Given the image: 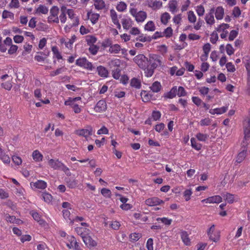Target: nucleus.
I'll list each match as a JSON object with an SVG mask.
<instances>
[{
	"instance_id": "nucleus-55",
	"label": "nucleus",
	"mask_w": 250,
	"mask_h": 250,
	"mask_svg": "<svg viewBox=\"0 0 250 250\" xmlns=\"http://www.w3.org/2000/svg\"><path fill=\"white\" fill-rule=\"evenodd\" d=\"M212 120L208 117L202 119L199 123L201 126H208L211 123Z\"/></svg>"
},
{
	"instance_id": "nucleus-62",
	"label": "nucleus",
	"mask_w": 250,
	"mask_h": 250,
	"mask_svg": "<svg viewBox=\"0 0 250 250\" xmlns=\"http://www.w3.org/2000/svg\"><path fill=\"white\" fill-rule=\"evenodd\" d=\"M196 11L198 15L201 17L204 15L205 8L202 5H200L196 7Z\"/></svg>"
},
{
	"instance_id": "nucleus-29",
	"label": "nucleus",
	"mask_w": 250,
	"mask_h": 250,
	"mask_svg": "<svg viewBox=\"0 0 250 250\" xmlns=\"http://www.w3.org/2000/svg\"><path fill=\"white\" fill-rule=\"evenodd\" d=\"M5 220L7 222L13 224H20L22 223V221L20 219L16 218L15 216L6 215Z\"/></svg>"
},
{
	"instance_id": "nucleus-42",
	"label": "nucleus",
	"mask_w": 250,
	"mask_h": 250,
	"mask_svg": "<svg viewBox=\"0 0 250 250\" xmlns=\"http://www.w3.org/2000/svg\"><path fill=\"white\" fill-rule=\"evenodd\" d=\"M191 146L196 150H200L202 148V145L198 143L194 138H191L190 139Z\"/></svg>"
},
{
	"instance_id": "nucleus-6",
	"label": "nucleus",
	"mask_w": 250,
	"mask_h": 250,
	"mask_svg": "<svg viewBox=\"0 0 250 250\" xmlns=\"http://www.w3.org/2000/svg\"><path fill=\"white\" fill-rule=\"evenodd\" d=\"M76 64L89 71H92L95 68L92 63L85 57L79 58L76 61Z\"/></svg>"
},
{
	"instance_id": "nucleus-34",
	"label": "nucleus",
	"mask_w": 250,
	"mask_h": 250,
	"mask_svg": "<svg viewBox=\"0 0 250 250\" xmlns=\"http://www.w3.org/2000/svg\"><path fill=\"white\" fill-rule=\"evenodd\" d=\"M121 50V46L118 44H112L109 48L108 52L111 54H118Z\"/></svg>"
},
{
	"instance_id": "nucleus-64",
	"label": "nucleus",
	"mask_w": 250,
	"mask_h": 250,
	"mask_svg": "<svg viewBox=\"0 0 250 250\" xmlns=\"http://www.w3.org/2000/svg\"><path fill=\"white\" fill-rule=\"evenodd\" d=\"M161 117V113L159 111H153L151 114V118L154 121H157Z\"/></svg>"
},
{
	"instance_id": "nucleus-22",
	"label": "nucleus",
	"mask_w": 250,
	"mask_h": 250,
	"mask_svg": "<svg viewBox=\"0 0 250 250\" xmlns=\"http://www.w3.org/2000/svg\"><path fill=\"white\" fill-rule=\"evenodd\" d=\"M75 230L77 234L80 235L83 238V236H85L90 234V230L89 229L84 227H77Z\"/></svg>"
},
{
	"instance_id": "nucleus-16",
	"label": "nucleus",
	"mask_w": 250,
	"mask_h": 250,
	"mask_svg": "<svg viewBox=\"0 0 250 250\" xmlns=\"http://www.w3.org/2000/svg\"><path fill=\"white\" fill-rule=\"evenodd\" d=\"M110 16L114 24L116 26L118 29H121V25L119 22L117 12L114 9L110 10Z\"/></svg>"
},
{
	"instance_id": "nucleus-7",
	"label": "nucleus",
	"mask_w": 250,
	"mask_h": 250,
	"mask_svg": "<svg viewBox=\"0 0 250 250\" xmlns=\"http://www.w3.org/2000/svg\"><path fill=\"white\" fill-rule=\"evenodd\" d=\"M62 241L69 249L79 250L80 248L79 243L77 242L76 239L73 235H68L65 239H62Z\"/></svg>"
},
{
	"instance_id": "nucleus-4",
	"label": "nucleus",
	"mask_w": 250,
	"mask_h": 250,
	"mask_svg": "<svg viewBox=\"0 0 250 250\" xmlns=\"http://www.w3.org/2000/svg\"><path fill=\"white\" fill-rule=\"evenodd\" d=\"M133 61L140 68L145 71L148 68V59L144 54L137 55L133 58Z\"/></svg>"
},
{
	"instance_id": "nucleus-18",
	"label": "nucleus",
	"mask_w": 250,
	"mask_h": 250,
	"mask_svg": "<svg viewBox=\"0 0 250 250\" xmlns=\"http://www.w3.org/2000/svg\"><path fill=\"white\" fill-rule=\"evenodd\" d=\"M83 240L88 247L91 248L97 246V242L92 238L89 234L85 236H83Z\"/></svg>"
},
{
	"instance_id": "nucleus-43",
	"label": "nucleus",
	"mask_w": 250,
	"mask_h": 250,
	"mask_svg": "<svg viewBox=\"0 0 250 250\" xmlns=\"http://www.w3.org/2000/svg\"><path fill=\"white\" fill-rule=\"evenodd\" d=\"M225 200L229 203L232 204L235 201V195L229 193H227L223 196Z\"/></svg>"
},
{
	"instance_id": "nucleus-2",
	"label": "nucleus",
	"mask_w": 250,
	"mask_h": 250,
	"mask_svg": "<svg viewBox=\"0 0 250 250\" xmlns=\"http://www.w3.org/2000/svg\"><path fill=\"white\" fill-rule=\"evenodd\" d=\"M207 233L208 239L214 243H217L220 241L221 239V232L215 228V226L212 224L208 229Z\"/></svg>"
},
{
	"instance_id": "nucleus-49",
	"label": "nucleus",
	"mask_w": 250,
	"mask_h": 250,
	"mask_svg": "<svg viewBox=\"0 0 250 250\" xmlns=\"http://www.w3.org/2000/svg\"><path fill=\"white\" fill-rule=\"evenodd\" d=\"M101 194L106 198H110L111 197V191L110 189L106 188H103L101 191Z\"/></svg>"
},
{
	"instance_id": "nucleus-11",
	"label": "nucleus",
	"mask_w": 250,
	"mask_h": 250,
	"mask_svg": "<svg viewBox=\"0 0 250 250\" xmlns=\"http://www.w3.org/2000/svg\"><path fill=\"white\" fill-rule=\"evenodd\" d=\"M229 27V25L227 23H222L219 25L215 28V31L218 33H220V37L222 39H226L228 34L227 29Z\"/></svg>"
},
{
	"instance_id": "nucleus-26",
	"label": "nucleus",
	"mask_w": 250,
	"mask_h": 250,
	"mask_svg": "<svg viewBox=\"0 0 250 250\" xmlns=\"http://www.w3.org/2000/svg\"><path fill=\"white\" fill-rule=\"evenodd\" d=\"M181 237L183 242L185 245L190 246L191 245V241L187 231H182L181 233Z\"/></svg>"
},
{
	"instance_id": "nucleus-5",
	"label": "nucleus",
	"mask_w": 250,
	"mask_h": 250,
	"mask_svg": "<svg viewBox=\"0 0 250 250\" xmlns=\"http://www.w3.org/2000/svg\"><path fill=\"white\" fill-rule=\"evenodd\" d=\"M129 12L138 23L143 22L147 18V14L146 12L144 11H137V9L135 8H130Z\"/></svg>"
},
{
	"instance_id": "nucleus-12",
	"label": "nucleus",
	"mask_w": 250,
	"mask_h": 250,
	"mask_svg": "<svg viewBox=\"0 0 250 250\" xmlns=\"http://www.w3.org/2000/svg\"><path fill=\"white\" fill-rule=\"evenodd\" d=\"M107 104L106 101L104 100L99 101L95 106L94 109L95 112L98 113H102L106 111L107 109Z\"/></svg>"
},
{
	"instance_id": "nucleus-40",
	"label": "nucleus",
	"mask_w": 250,
	"mask_h": 250,
	"mask_svg": "<svg viewBox=\"0 0 250 250\" xmlns=\"http://www.w3.org/2000/svg\"><path fill=\"white\" fill-rule=\"evenodd\" d=\"M170 15L167 12H165L164 13L162 14L161 16V21L162 23L165 25H166L168 22V21L170 20Z\"/></svg>"
},
{
	"instance_id": "nucleus-48",
	"label": "nucleus",
	"mask_w": 250,
	"mask_h": 250,
	"mask_svg": "<svg viewBox=\"0 0 250 250\" xmlns=\"http://www.w3.org/2000/svg\"><path fill=\"white\" fill-rule=\"evenodd\" d=\"M156 221L158 222L160 221L161 223L167 226L170 225L172 223V219H168L167 217L157 218Z\"/></svg>"
},
{
	"instance_id": "nucleus-21",
	"label": "nucleus",
	"mask_w": 250,
	"mask_h": 250,
	"mask_svg": "<svg viewBox=\"0 0 250 250\" xmlns=\"http://www.w3.org/2000/svg\"><path fill=\"white\" fill-rule=\"evenodd\" d=\"M87 16L93 25L96 24L98 22L100 18L99 14L92 13L91 12H87Z\"/></svg>"
},
{
	"instance_id": "nucleus-31",
	"label": "nucleus",
	"mask_w": 250,
	"mask_h": 250,
	"mask_svg": "<svg viewBox=\"0 0 250 250\" xmlns=\"http://www.w3.org/2000/svg\"><path fill=\"white\" fill-rule=\"evenodd\" d=\"M0 159L5 164H9L10 158L0 146Z\"/></svg>"
},
{
	"instance_id": "nucleus-3",
	"label": "nucleus",
	"mask_w": 250,
	"mask_h": 250,
	"mask_svg": "<svg viewBox=\"0 0 250 250\" xmlns=\"http://www.w3.org/2000/svg\"><path fill=\"white\" fill-rule=\"evenodd\" d=\"M48 165L54 170H61L65 173L69 171V168L59 159H51L48 160Z\"/></svg>"
},
{
	"instance_id": "nucleus-53",
	"label": "nucleus",
	"mask_w": 250,
	"mask_h": 250,
	"mask_svg": "<svg viewBox=\"0 0 250 250\" xmlns=\"http://www.w3.org/2000/svg\"><path fill=\"white\" fill-rule=\"evenodd\" d=\"M89 47L88 49L89 52L93 55H95L99 49V47L96 45H89Z\"/></svg>"
},
{
	"instance_id": "nucleus-24",
	"label": "nucleus",
	"mask_w": 250,
	"mask_h": 250,
	"mask_svg": "<svg viewBox=\"0 0 250 250\" xmlns=\"http://www.w3.org/2000/svg\"><path fill=\"white\" fill-rule=\"evenodd\" d=\"M215 18L217 20L223 19L224 16V9L222 6H218L215 8L214 13Z\"/></svg>"
},
{
	"instance_id": "nucleus-37",
	"label": "nucleus",
	"mask_w": 250,
	"mask_h": 250,
	"mask_svg": "<svg viewBox=\"0 0 250 250\" xmlns=\"http://www.w3.org/2000/svg\"><path fill=\"white\" fill-rule=\"evenodd\" d=\"M130 85L136 89H140L141 87V81L137 78H133L130 81Z\"/></svg>"
},
{
	"instance_id": "nucleus-35",
	"label": "nucleus",
	"mask_w": 250,
	"mask_h": 250,
	"mask_svg": "<svg viewBox=\"0 0 250 250\" xmlns=\"http://www.w3.org/2000/svg\"><path fill=\"white\" fill-rule=\"evenodd\" d=\"M48 12V8L44 5L40 4L36 9V13L37 14H46Z\"/></svg>"
},
{
	"instance_id": "nucleus-61",
	"label": "nucleus",
	"mask_w": 250,
	"mask_h": 250,
	"mask_svg": "<svg viewBox=\"0 0 250 250\" xmlns=\"http://www.w3.org/2000/svg\"><path fill=\"white\" fill-rule=\"evenodd\" d=\"M2 17L3 19H13L14 18V14L11 12H9L7 10H4L2 14Z\"/></svg>"
},
{
	"instance_id": "nucleus-47",
	"label": "nucleus",
	"mask_w": 250,
	"mask_h": 250,
	"mask_svg": "<svg viewBox=\"0 0 250 250\" xmlns=\"http://www.w3.org/2000/svg\"><path fill=\"white\" fill-rule=\"evenodd\" d=\"M188 21L190 23H195L196 21V17L193 11H189L188 12Z\"/></svg>"
},
{
	"instance_id": "nucleus-63",
	"label": "nucleus",
	"mask_w": 250,
	"mask_h": 250,
	"mask_svg": "<svg viewBox=\"0 0 250 250\" xmlns=\"http://www.w3.org/2000/svg\"><path fill=\"white\" fill-rule=\"evenodd\" d=\"M218 35L217 33V32L216 31L213 32L210 35V42L213 44H215V43H216V42L218 41Z\"/></svg>"
},
{
	"instance_id": "nucleus-54",
	"label": "nucleus",
	"mask_w": 250,
	"mask_h": 250,
	"mask_svg": "<svg viewBox=\"0 0 250 250\" xmlns=\"http://www.w3.org/2000/svg\"><path fill=\"white\" fill-rule=\"evenodd\" d=\"M192 194V191L191 189H188L184 191L183 196L186 201H188L190 199Z\"/></svg>"
},
{
	"instance_id": "nucleus-36",
	"label": "nucleus",
	"mask_w": 250,
	"mask_h": 250,
	"mask_svg": "<svg viewBox=\"0 0 250 250\" xmlns=\"http://www.w3.org/2000/svg\"><path fill=\"white\" fill-rule=\"evenodd\" d=\"M97 41V38L93 35H87L85 36V42L88 45H94Z\"/></svg>"
},
{
	"instance_id": "nucleus-41",
	"label": "nucleus",
	"mask_w": 250,
	"mask_h": 250,
	"mask_svg": "<svg viewBox=\"0 0 250 250\" xmlns=\"http://www.w3.org/2000/svg\"><path fill=\"white\" fill-rule=\"evenodd\" d=\"M71 21H72V23H70L69 25H66V26L64 27V29L65 30H66L67 28H68L69 29L73 27L77 26L80 23L79 18L78 17L74 18L73 20H71Z\"/></svg>"
},
{
	"instance_id": "nucleus-59",
	"label": "nucleus",
	"mask_w": 250,
	"mask_h": 250,
	"mask_svg": "<svg viewBox=\"0 0 250 250\" xmlns=\"http://www.w3.org/2000/svg\"><path fill=\"white\" fill-rule=\"evenodd\" d=\"M247 73H250V58L247 57L243 60Z\"/></svg>"
},
{
	"instance_id": "nucleus-38",
	"label": "nucleus",
	"mask_w": 250,
	"mask_h": 250,
	"mask_svg": "<svg viewBox=\"0 0 250 250\" xmlns=\"http://www.w3.org/2000/svg\"><path fill=\"white\" fill-rule=\"evenodd\" d=\"M52 51L54 55V57H55L57 60H61L62 59V57L59 52L58 48L57 46H53L51 47Z\"/></svg>"
},
{
	"instance_id": "nucleus-28",
	"label": "nucleus",
	"mask_w": 250,
	"mask_h": 250,
	"mask_svg": "<svg viewBox=\"0 0 250 250\" xmlns=\"http://www.w3.org/2000/svg\"><path fill=\"white\" fill-rule=\"evenodd\" d=\"M30 214L32 216L34 219L38 222L40 224H43L44 221L42 218L41 215L35 210L30 211Z\"/></svg>"
},
{
	"instance_id": "nucleus-8",
	"label": "nucleus",
	"mask_w": 250,
	"mask_h": 250,
	"mask_svg": "<svg viewBox=\"0 0 250 250\" xmlns=\"http://www.w3.org/2000/svg\"><path fill=\"white\" fill-rule=\"evenodd\" d=\"M244 141L243 146H247L250 140V118H246L243 121Z\"/></svg>"
},
{
	"instance_id": "nucleus-10",
	"label": "nucleus",
	"mask_w": 250,
	"mask_h": 250,
	"mask_svg": "<svg viewBox=\"0 0 250 250\" xmlns=\"http://www.w3.org/2000/svg\"><path fill=\"white\" fill-rule=\"evenodd\" d=\"M92 133L93 129L90 126H87L86 128L77 129L75 131V134L84 137L86 140H88L89 137L91 136Z\"/></svg>"
},
{
	"instance_id": "nucleus-30",
	"label": "nucleus",
	"mask_w": 250,
	"mask_h": 250,
	"mask_svg": "<svg viewBox=\"0 0 250 250\" xmlns=\"http://www.w3.org/2000/svg\"><path fill=\"white\" fill-rule=\"evenodd\" d=\"M162 2L160 0H151L148 2V6L153 10H157L162 6Z\"/></svg>"
},
{
	"instance_id": "nucleus-46",
	"label": "nucleus",
	"mask_w": 250,
	"mask_h": 250,
	"mask_svg": "<svg viewBox=\"0 0 250 250\" xmlns=\"http://www.w3.org/2000/svg\"><path fill=\"white\" fill-rule=\"evenodd\" d=\"M247 154V150H243L237 155L236 158V162L238 163L242 162L245 158Z\"/></svg>"
},
{
	"instance_id": "nucleus-57",
	"label": "nucleus",
	"mask_w": 250,
	"mask_h": 250,
	"mask_svg": "<svg viewBox=\"0 0 250 250\" xmlns=\"http://www.w3.org/2000/svg\"><path fill=\"white\" fill-rule=\"evenodd\" d=\"M142 98L144 102H146L149 101L151 98V95L147 93L146 91H144L143 92L141 93Z\"/></svg>"
},
{
	"instance_id": "nucleus-45",
	"label": "nucleus",
	"mask_w": 250,
	"mask_h": 250,
	"mask_svg": "<svg viewBox=\"0 0 250 250\" xmlns=\"http://www.w3.org/2000/svg\"><path fill=\"white\" fill-rule=\"evenodd\" d=\"M145 29L148 31H154L155 30V26L152 21H148L145 26Z\"/></svg>"
},
{
	"instance_id": "nucleus-23",
	"label": "nucleus",
	"mask_w": 250,
	"mask_h": 250,
	"mask_svg": "<svg viewBox=\"0 0 250 250\" xmlns=\"http://www.w3.org/2000/svg\"><path fill=\"white\" fill-rule=\"evenodd\" d=\"M39 53L41 55H36L34 57V59L38 62H44L46 57L49 56L50 51L48 50L44 53L40 52Z\"/></svg>"
},
{
	"instance_id": "nucleus-56",
	"label": "nucleus",
	"mask_w": 250,
	"mask_h": 250,
	"mask_svg": "<svg viewBox=\"0 0 250 250\" xmlns=\"http://www.w3.org/2000/svg\"><path fill=\"white\" fill-rule=\"evenodd\" d=\"M42 198L45 202L50 203L52 200V195L48 193L43 192L42 193Z\"/></svg>"
},
{
	"instance_id": "nucleus-14",
	"label": "nucleus",
	"mask_w": 250,
	"mask_h": 250,
	"mask_svg": "<svg viewBox=\"0 0 250 250\" xmlns=\"http://www.w3.org/2000/svg\"><path fill=\"white\" fill-rule=\"evenodd\" d=\"M215 12V8H211L209 11L206 14L205 18V21L207 24L212 25L215 23V19L214 17V13Z\"/></svg>"
},
{
	"instance_id": "nucleus-39",
	"label": "nucleus",
	"mask_w": 250,
	"mask_h": 250,
	"mask_svg": "<svg viewBox=\"0 0 250 250\" xmlns=\"http://www.w3.org/2000/svg\"><path fill=\"white\" fill-rule=\"evenodd\" d=\"M177 91V87L174 86L171 89L170 91H169L166 94L165 97H167V98L172 99L176 96Z\"/></svg>"
},
{
	"instance_id": "nucleus-13",
	"label": "nucleus",
	"mask_w": 250,
	"mask_h": 250,
	"mask_svg": "<svg viewBox=\"0 0 250 250\" xmlns=\"http://www.w3.org/2000/svg\"><path fill=\"white\" fill-rule=\"evenodd\" d=\"M164 203V201L163 200L157 197L149 198L145 201L146 205L149 207L156 206Z\"/></svg>"
},
{
	"instance_id": "nucleus-33",
	"label": "nucleus",
	"mask_w": 250,
	"mask_h": 250,
	"mask_svg": "<svg viewBox=\"0 0 250 250\" xmlns=\"http://www.w3.org/2000/svg\"><path fill=\"white\" fill-rule=\"evenodd\" d=\"M150 88L153 92L157 93L161 90L162 85L160 82L156 81L152 84Z\"/></svg>"
},
{
	"instance_id": "nucleus-1",
	"label": "nucleus",
	"mask_w": 250,
	"mask_h": 250,
	"mask_svg": "<svg viewBox=\"0 0 250 250\" xmlns=\"http://www.w3.org/2000/svg\"><path fill=\"white\" fill-rule=\"evenodd\" d=\"M162 58L159 55L151 54L149 56V63L150 66L145 71V75L147 77H151L154 72V70L158 66L162 65Z\"/></svg>"
},
{
	"instance_id": "nucleus-58",
	"label": "nucleus",
	"mask_w": 250,
	"mask_h": 250,
	"mask_svg": "<svg viewBox=\"0 0 250 250\" xmlns=\"http://www.w3.org/2000/svg\"><path fill=\"white\" fill-rule=\"evenodd\" d=\"M11 81H8L4 83H2L1 86L2 88L7 90H10L12 87V84Z\"/></svg>"
},
{
	"instance_id": "nucleus-52",
	"label": "nucleus",
	"mask_w": 250,
	"mask_h": 250,
	"mask_svg": "<svg viewBox=\"0 0 250 250\" xmlns=\"http://www.w3.org/2000/svg\"><path fill=\"white\" fill-rule=\"evenodd\" d=\"M176 95L179 97L186 96L187 92L183 86H179L177 89Z\"/></svg>"
},
{
	"instance_id": "nucleus-25",
	"label": "nucleus",
	"mask_w": 250,
	"mask_h": 250,
	"mask_svg": "<svg viewBox=\"0 0 250 250\" xmlns=\"http://www.w3.org/2000/svg\"><path fill=\"white\" fill-rule=\"evenodd\" d=\"M32 157L34 161L36 162H42L43 158V155L37 149L33 151Z\"/></svg>"
},
{
	"instance_id": "nucleus-20",
	"label": "nucleus",
	"mask_w": 250,
	"mask_h": 250,
	"mask_svg": "<svg viewBox=\"0 0 250 250\" xmlns=\"http://www.w3.org/2000/svg\"><path fill=\"white\" fill-rule=\"evenodd\" d=\"M97 71L98 75L103 78H107L108 76V71L107 69L104 66L100 65L97 67Z\"/></svg>"
},
{
	"instance_id": "nucleus-50",
	"label": "nucleus",
	"mask_w": 250,
	"mask_h": 250,
	"mask_svg": "<svg viewBox=\"0 0 250 250\" xmlns=\"http://www.w3.org/2000/svg\"><path fill=\"white\" fill-rule=\"evenodd\" d=\"M164 37L167 38H170L173 34V30L171 27H168L163 32Z\"/></svg>"
},
{
	"instance_id": "nucleus-15",
	"label": "nucleus",
	"mask_w": 250,
	"mask_h": 250,
	"mask_svg": "<svg viewBox=\"0 0 250 250\" xmlns=\"http://www.w3.org/2000/svg\"><path fill=\"white\" fill-rule=\"evenodd\" d=\"M222 201V198L219 195H214L204 199L201 201L202 203L209 204H218Z\"/></svg>"
},
{
	"instance_id": "nucleus-44",
	"label": "nucleus",
	"mask_w": 250,
	"mask_h": 250,
	"mask_svg": "<svg viewBox=\"0 0 250 250\" xmlns=\"http://www.w3.org/2000/svg\"><path fill=\"white\" fill-rule=\"evenodd\" d=\"M116 8L119 12H123L127 8V5L124 1H120L116 5Z\"/></svg>"
},
{
	"instance_id": "nucleus-17",
	"label": "nucleus",
	"mask_w": 250,
	"mask_h": 250,
	"mask_svg": "<svg viewBox=\"0 0 250 250\" xmlns=\"http://www.w3.org/2000/svg\"><path fill=\"white\" fill-rule=\"evenodd\" d=\"M31 187L40 189H44L47 187V183L44 181L39 180L35 182L30 183Z\"/></svg>"
},
{
	"instance_id": "nucleus-9",
	"label": "nucleus",
	"mask_w": 250,
	"mask_h": 250,
	"mask_svg": "<svg viewBox=\"0 0 250 250\" xmlns=\"http://www.w3.org/2000/svg\"><path fill=\"white\" fill-rule=\"evenodd\" d=\"M59 9L57 6H53L50 10V16L48 18V21L49 22L59 23Z\"/></svg>"
},
{
	"instance_id": "nucleus-51",
	"label": "nucleus",
	"mask_w": 250,
	"mask_h": 250,
	"mask_svg": "<svg viewBox=\"0 0 250 250\" xmlns=\"http://www.w3.org/2000/svg\"><path fill=\"white\" fill-rule=\"evenodd\" d=\"M209 136L207 134L198 133L196 135V137L198 140L202 142H205L208 138Z\"/></svg>"
},
{
	"instance_id": "nucleus-32",
	"label": "nucleus",
	"mask_w": 250,
	"mask_h": 250,
	"mask_svg": "<svg viewBox=\"0 0 250 250\" xmlns=\"http://www.w3.org/2000/svg\"><path fill=\"white\" fill-rule=\"evenodd\" d=\"M94 5L98 10L104 9L105 7V4L103 0H94Z\"/></svg>"
},
{
	"instance_id": "nucleus-19",
	"label": "nucleus",
	"mask_w": 250,
	"mask_h": 250,
	"mask_svg": "<svg viewBox=\"0 0 250 250\" xmlns=\"http://www.w3.org/2000/svg\"><path fill=\"white\" fill-rule=\"evenodd\" d=\"M121 22L123 28L126 30L129 29L133 24V21L130 18L122 19Z\"/></svg>"
},
{
	"instance_id": "nucleus-27",
	"label": "nucleus",
	"mask_w": 250,
	"mask_h": 250,
	"mask_svg": "<svg viewBox=\"0 0 250 250\" xmlns=\"http://www.w3.org/2000/svg\"><path fill=\"white\" fill-rule=\"evenodd\" d=\"M168 8L169 11L174 14L178 10V2L176 0H172L169 1Z\"/></svg>"
},
{
	"instance_id": "nucleus-60",
	"label": "nucleus",
	"mask_w": 250,
	"mask_h": 250,
	"mask_svg": "<svg viewBox=\"0 0 250 250\" xmlns=\"http://www.w3.org/2000/svg\"><path fill=\"white\" fill-rule=\"evenodd\" d=\"M112 77L116 80H118L121 76V70L117 68L112 71Z\"/></svg>"
}]
</instances>
